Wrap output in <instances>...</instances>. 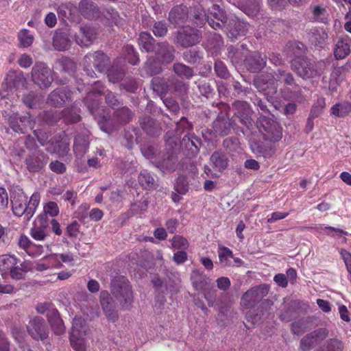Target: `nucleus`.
<instances>
[{
	"instance_id": "nucleus-1",
	"label": "nucleus",
	"mask_w": 351,
	"mask_h": 351,
	"mask_svg": "<svg viewBox=\"0 0 351 351\" xmlns=\"http://www.w3.org/2000/svg\"><path fill=\"white\" fill-rule=\"evenodd\" d=\"M165 149L161 151L153 165L162 173H171L176 171L178 164L180 152V137L176 130H169L164 136Z\"/></svg>"
},
{
	"instance_id": "nucleus-2",
	"label": "nucleus",
	"mask_w": 351,
	"mask_h": 351,
	"mask_svg": "<svg viewBox=\"0 0 351 351\" xmlns=\"http://www.w3.org/2000/svg\"><path fill=\"white\" fill-rule=\"evenodd\" d=\"M110 291L122 310L130 311L132 308L134 301V292L127 278L123 276L114 277L110 282Z\"/></svg>"
},
{
	"instance_id": "nucleus-3",
	"label": "nucleus",
	"mask_w": 351,
	"mask_h": 351,
	"mask_svg": "<svg viewBox=\"0 0 351 351\" xmlns=\"http://www.w3.org/2000/svg\"><path fill=\"white\" fill-rule=\"evenodd\" d=\"M40 198V194L34 193L27 202L26 197L22 194L12 195L10 201L13 214L19 217L23 216L24 220L29 221L39 205Z\"/></svg>"
},
{
	"instance_id": "nucleus-4",
	"label": "nucleus",
	"mask_w": 351,
	"mask_h": 351,
	"mask_svg": "<svg viewBox=\"0 0 351 351\" xmlns=\"http://www.w3.org/2000/svg\"><path fill=\"white\" fill-rule=\"evenodd\" d=\"M269 292V286L263 284L259 286L254 287L247 290L241 297V304L245 308H252L254 307L256 304L261 302V306H265L266 307H271L273 305V302L270 300H264Z\"/></svg>"
},
{
	"instance_id": "nucleus-5",
	"label": "nucleus",
	"mask_w": 351,
	"mask_h": 351,
	"mask_svg": "<svg viewBox=\"0 0 351 351\" xmlns=\"http://www.w3.org/2000/svg\"><path fill=\"white\" fill-rule=\"evenodd\" d=\"M256 124L265 141L276 143L282 138V127L277 121L265 115H261L257 119Z\"/></svg>"
},
{
	"instance_id": "nucleus-6",
	"label": "nucleus",
	"mask_w": 351,
	"mask_h": 351,
	"mask_svg": "<svg viewBox=\"0 0 351 351\" xmlns=\"http://www.w3.org/2000/svg\"><path fill=\"white\" fill-rule=\"evenodd\" d=\"M230 110L233 112L232 119L234 124L237 123H241L250 130L254 123L252 118L253 110L250 105L245 101L235 100L232 104V107Z\"/></svg>"
},
{
	"instance_id": "nucleus-7",
	"label": "nucleus",
	"mask_w": 351,
	"mask_h": 351,
	"mask_svg": "<svg viewBox=\"0 0 351 351\" xmlns=\"http://www.w3.org/2000/svg\"><path fill=\"white\" fill-rule=\"evenodd\" d=\"M202 32L190 25L184 26L175 32L173 43L183 48H188L199 43Z\"/></svg>"
},
{
	"instance_id": "nucleus-8",
	"label": "nucleus",
	"mask_w": 351,
	"mask_h": 351,
	"mask_svg": "<svg viewBox=\"0 0 351 351\" xmlns=\"http://www.w3.org/2000/svg\"><path fill=\"white\" fill-rule=\"evenodd\" d=\"M52 73V70L46 64L37 62L32 68V80L40 89L48 88L53 81Z\"/></svg>"
},
{
	"instance_id": "nucleus-9",
	"label": "nucleus",
	"mask_w": 351,
	"mask_h": 351,
	"mask_svg": "<svg viewBox=\"0 0 351 351\" xmlns=\"http://www.w3.org/2000/svg\"><path fill=\"white\" fill-rule=\"evenodd\" d=\"M291 68L302 79L313 78L319 75L317 63L305 57H295L291 60Z\"/></svg>"
},
{
	"instance_id": "nucleus-10",
	"label": "nucleus",
	"mask_w": 351,
	"mask_h": 351,
	"mask_svg": "<svg viewBox=\"0 0 351 351\" xmlns=\"http://www.w3.org/2000/svg\"><path fill=\"white\" fill-rule=\"evenodd\" d=\"M27 332L35 341H44L49 338V328L45 320L40 316H34L26 326Z\"/></svg>"
},
{
	"instance_id": "nucleus-11",
	"label": "nucleus",
	"mask_w": 351,
	"mask_h": 351,
	"mask_svg": "<svg viewBox=\"0 0 351 351\" xmlns=\"http://www.w3.org/2000/svg\"><path fill=\"white\" fill-rule=\"evenodd\" d=\"M329 334L326 328H319L306 335L300 341L299 348L301 351H309L314 348L319 343L324 341Z\"/></svg>"
},
{
	"instance_id": "nucleus-12",
	"label": "nucleus",
	"mask_w": 351,
	"mask_h": 351,
	"mask_svg": "<svg viewBox=\"0 0 351 351\" xmlns=\"http://www.w3.org/2000/svg\"><path fill=\"white\" fill-rule=\"evenodd\" d=\"M49 160V156L42 150H36L28 154L25 158L27 170L31 173L41 171Z\"/></svg>"
},
{
	"instance_id": "nucleus-13",
	"label": "nucleus",
	"mask_w": 351,
	"mask_h": 351,
	"mask_svg": "<svg viewBox=\"0 0 351 351\" xmlns=\"http://www.w3.org/2000/svg\"><path fill=\"white\" fill-rule=\"evenodd\" d=\"M72 94L67 86L57 88L48 95L47 103L55 108H62L72 101Z\"/></svg>"
},
{
	"instance_id": "nucleus-14",
	"label": "nucleus",
	"mask_w": 351,
	"mask_h": 351,
	"mask_svg": "<svg viewBox=\"0 0 351 351\" xmlns=\"http://www.w3.org/2000/svg\"><path fill=\"white\" fill-rule=\"evenodd\" d=\"M8 123L15 132L25 134L28 130L34 128L36 121L29 113H27L24 116L14 114L10 117Z\"/></svg>"
},
{
	"instance_id": "nucleus-15",
	"label": "nucleus",
	"mask_w": 351,
	"mask_h": 351,
	"mask_svg": "<svg viewBox=\"0 0 351 351\" xmlns=\"http://www.w3.org/2000/svg\"><path fill=\"white\" fill-rule=\"evenodd\" d=\"M99 302L106 319L112 323L116 322L119 319V313L108 291H101L100 292Z\"/></svg>"
},
{
	"instance_id": "nucleus-16",
	"label": "nucleus",
	"mask_w": 351,
	"mask_h": 351,
	"mask_svg": "<svg viewBox=\"0 0 351 351\" xmlns=\"http://www.w3.org/2000/svg\"><path fill=\"white\" fill-rule=\"evenodd\" d=\"M207 22L215 30L223 29L228 23L226 12L216 3H213L212 8L209 9Z\"/></svg>"
},
{
	"instance_id": "nucleus-17",
	"label": "nucleus",
	"mask_w": 351,
	"mask_h": 351,
	"mask_svg": "<svg viewBox=\"0 0 351 351\" xmlns=\"http://www.w3.org/2000/svg\"><path fill=\"white\" fill-rule=\"evenodd\" d=\"M154 53L159 62L167 64L174 60L176 49L167 41L158 42Z\"/></svg>"
},
{
	"instance_id": "nucleus-18",
	"label": "nucleus",
	"mask_w": 351,
	"mask_h": 351,
	"mask_svg": "<svg viewBox=\"0 0 351 351\" xmlns=\"http://www.w3.org/2000/svg\"><path fill=\"white\" fill-rule=\"evenodd\" d=\"M85 65L93 66L99 72L104 71L109 64V58L104 52L97 51L89 52L84 57Z\"/></svg>"
},
{
	"instance_id": "nucleus-19",
	"label": "nucleus",
	"mask_w": 351,
	"mask_h": 351,
	"mask_svg": "<svg viewBox=\"0 0 351 351\" xmlns=\"http://www.w3.org/2000/svg\"><path fill=\"white\" fill-rule=\"evenodd\" d=\"M139 125L141 129L151 137H158L162 133V128L160 122L151 117L144 115L139 117Z\"/></svg>"
},
{
	"instance_id": "nucleus-20",
	"label": "nucleus",
	"mask_w": 351,
	"mask_h": 351,
	"mask_svg": "<svg viewBox=\"0 0 351 351\" xmlns=\"http://www.w3.org/2000/svg\"><path fill=\"white\" fill-rule=\"evenodd\" d=\"M97 35V29L95 27L87 25H82L79 32L75 35V42L82 47H88L96 39Z\"/></svg>"
},
{
	"instance_id": "nucleus-21",
	"label": "nucleus",
	"mask_w": 351,
	"mask_h": 351,
	"mask_svg": "<svg viewBox=\"0 0 351 351\" xmlns=\"http://www.w3.org/2000/svg\"><path fill=\"white\" fill-rule=\"evenodd\" d=\"M78 8L81 15L86 19L95 20L101 18V9L90 0H81Z\"/></svg>"
},
{
	"instance_id": "nucleus-22",
	"label": "nucleus",
	"mask_w": 351,
	"mask_h": 351,
	"mask_svg": "<svg viewBox=\"0 0 351 351\" xmlns=\"http://www.w3.org/2000/svg\"><path fill=\"white\" fill-rule=\"evenodd\" d=\"M225 28L228 37L231 40H235L239 36L246 34L247 24L237 19H232L226 23Z\"/></svg>"
},
{
	"instance_id": "nucleus-23",
	"label": "nucleus",
	"mask_w": 351,
	"mask_h": 351,
	"mask_svg": "<svg viewBox=\"0 0 351 351\" xmlns=\"http://www.w3.org/2000/svg\"><path fill=\"white\" fill-rule=\"evenodd\" d=\"M189 13V8L183 4L174 6L169 12V21L176 27L181 26L187 21Z\"/></svg>"
},
{
	"instance_id": "nucleus-24",
	"label": "nucleus",
	"mask_w": 351,
	"mask_h": 351,
	"mask_svg": "<svg viewBox=\"0 0 351 351\" xmlns=\"http://www.w3.org/2000/svg\"><path fill=\"white\" fill-rule=\"evenodd\" d=\"M245 65L251 73H257L263 69L267 63L266 56L258 52H254L245 58Z\"/></svg>"
},
{
	"instance_id": "nucleus-25",
	"label": "nucleus",
	"mask_w": 351,
	"mask_h": 351,
	"mask_svg": "<svg viewBox=\"0 0 351 351\" xmlns=\"http://www.w3.org/2000/svg\"><path fill=\"white\" fill-rule=\"evenodd\" d=\"M234 125V123L228 115H218L213 123V128L219 136H225L230 133Z\"/></svg>"
},
{
	"instance_id": "nucleus-26",
	"label": "nucleus",
	"mask_w": 351,
	"mask_h": 351,
	"mask_svg": "<svg viewBox=\"0 0 351 351\" xmlns=\"http://www.w3.org/2000/svg\"><path fill=\"white\" fill-rule=\"evenodd\" d=\"M71 45V40L67 30L58 29L53 36V46L56 50L65 51Z\"/></svg>"
},
{
	"instance_id": "nucleus-27",
	"label": "nucleus",
	"mask_w": 351,
	"mask_h": 351,
	"mask_svg": "<svg viewBox=\"0 0 351 351\" xmlns=\"http://www.w3.org/2000/svg\"><path fill=\"white\" fill-rule=\"evenodd\" d=\"M191 280L193 287L197 291H205L212 286L211 280L197 269L192 271Z\"/></svg>"
},
{
	"instance_id": "nucleus-28",
	"label": "nucleus",
	"mask_w": 351,
	"mask_h": 351,
	"mask_svg": "<svg viewBox=\"0 0 351 351\" xmlns=\"http://www.w3.org/2000/svg\"><path fill=\"white\" fill-rule=\"evenodd\" d=\"M47 317L49 324L56 335H60L64 332L65 326L57 309L53 308L49 311Z\"/></svg>"
},
{
	"instance_id": "nucleus-29",
	"label": "nucleus",
	"mask_w": 351,
	"mask_h": 351,
	"mask_svg": "<svg viewBox=\"0 0 351 351\" xmlns=\"http://www.w3.org/2000/svg\"><path fill=\"white\" fill-rule=\"evenodd\" d=\"M274 78L276 82L282 83L285 86L295 87L297 89L295 92L301 93V88L296 84L295 80L291 72L283 69H278L274 72Z\"/></svg>"
},
{
	"instance_id": "nucleus-30",
	"label": "nucleus",
	"mask_w": 351,
	"mask_h": 351,
	"mask_svg": "<svg viewBox=\"0 0 351 351\" xmlns=\"http://www.w3.org/2000/svg\"><path fill=\"white\" fill-rule=\"evenodd\" d=\"M89 147L88 135L86 133L77 134L74 140L73 151L77 158H81Z\"/></svg>"
},
{
	"instance_id": "nucleus-31",
	"label": "nucleus",
	"mask_w": 351,
	"mask_h": 351,
	"mask_svg": "<svg viewBox=\"0 0 351 351\" xmlns=\"http://www.w3.org/2000/svg\"><path fill=\"white\" fill-rule=\"evenodd\" d=\"M351 39L348 36H343L337 40L335 48V56L337 59H343L350 53Z\"/></svg>"
},
{
	"instance_id": "nucleus-32",
	"label": "nucleus",
	"mask_w": 351,
	"mask_h": 351,
	"mask_svg": "<svg viewBox=\"0 0 351 351\" xmlns=\"http://www.w3.org/2000/svg\"><path fill=\"white\" fill-rule=\"evenodd\" d=\"M138 43L141 49L147 53L154 52L156 48V40L148 32L140 33Z\"/></svg>"
},
{
	"instance_id": "nucleus-33",
	"label": "nucleus",
	"mask_w": 351,
	"mask_h": 351,
	"mask_svg": "<svg viewBox=\"0 0 351 351\" xmlns=\"http://www.w3.org/2000/svg\"><path fill=\"white\" fill-rule=\"evenodd\" d=\"M202 145V141L195 134H187L180 140V147L184 146L191 153H197Z\"/></svg>"
},
{
	"instance_id": "nucleus-34",
	"label": "nucleus",
	"mask_w": 351,
	"mask_h": 351,
	"mask_svg": "<svg viewBox=\"0 0 351 351\" xmlns=\"http://www.w3.org/2000/svg\"><path fill=\"white\" fill-rule=\"evenodd\" d=\"M169 85L170 86L169 93L179 96H184L189 90V85L183 80L177 78L175 76L169 77Z\"/></svg>"
},
{
	"instance_id": "nucleus-35",
	"label": "nucleus",
	"mask_w": 351,
	"mask_h": 351,
	"mask_svg": "<svg viewBox=\"0 0 351 351\" xmlns=\"http://www.w3.org/2000/svg\"><path fill=\"white\" fill-rule=\"evenodd\" d=\"M134 115V112L127 106H119L113 112L112 117L116 123L127 124L132 121Z\"/></svg>"
},
{
	"instance_id": "nucleus-36",
	"label": "nucleus",
	"mask_w": 351,
	"mask_h": 351,
	"mask_svg": "<svg viewBox=\"0 0 351 351\" xmlns=\"http://www.w3.org/2000/svg\"><path fill=\"white\" fill-rule=\"evenodd\" d=\"M151 84L153 90L160 97L169 93V77L165 79L163 77H155L152 80Z\"/></svg>"
},
{
	"instance_id": "nucleus-37",
	"label": "nucleus",
	"mask_w": 351,
	"mask_h": 351,
	"mask_svg": "<svg viewBox=\"0 0 351 351\" xmlns=\"http://www.w3.org/2000/svg\"><path fill=\"white\" fill-rule=\"evenodd\" d=\"M126 66L125 64H114L108 70L107 76L110 82L117 83L125 75Z\"/></svg>"
},
{
	"instance_id": "nucleus-38",
	"label": "nucleus",
	"mask_w": 351,
	"mask_h": 351,
	"mask_svg": "<svg viewBox=\"0 0 351 351\" xmlns=\"http://www.w3.org/2000/svg\"><path fill=\"white\" fill-rule=\"evenodd\" d=\"M251 147L256 157L271 158L276 152L274 147L265 145L262 142L255 143Z\"/></svg>"
},
{
	"instance_id": "nucleus-39",
	"label": "nucleus",
	"mask_w": 351,
	"mask_h": 351,
	"mask_svg": "<svg viewBox=\"0 0 351 351\" xmlns=\"http://www.w3.org/2000/svg\"><path fill=\"white\" fill-rule=\"evenodd\" d=\"M208 15L200 5L193 7L191 12V20L197 26L202 27L207 22Z\"/></svg>"
},
{
	"instance_id": "nucleus-40",
	"label": "nucleus",
	"mask_w": 351,
	"mask_h": 351,
	"mask_svg": "<svg viewBox=\"0 0 351 351\" xmlns=\"http://www.w3.org/2000/svg\"><path fill=\"white\" fill-rule=\"evenodd\" d=\"M210 160L213 165V168L218 171H222L228 167V158L226 155L222 152H215L211 155Z\"/></svg>"
},
{
	"instance_id": "nucleus-41",
	"label": "nucleus",
	"mask_w": 351,
	"mask_h": 351,
	"mask_svg": "<svg viewBox=\"0 0 351 351\" xmlns=\"http://www.w3.org/2000/svg\"><path fill=\"white\" fill-rule=\"evenodd\" d=\"M100 129L107 134H112L117 130V125L110 119L108 113L96 117Z\"/></svg>"
},
{
	"instance_id": "nucleus-42",
	"label": "nucleus",
	"mask_w": 351,
	"mask_h": 351,
	"mask_svg": "<svg viewBox=\"0 0 351 351\" xmlns=\"http://www.w3.org/2000/svg\"><path fill=\"white\" fill-rule=\"evenodd\" d=\"M138 183L145 189H156L158 186L154 178L147 170H143L138 177Z\"/></svg>"
},
{
	"instance_id": "nucleus-43",
	"label": "nucleus",
	"mask_w": 351,
	"mask_h": 351,
	"mask_svg": "<svg viewBox=\"0 0 351 351\" xmlns=\"http://www.w3.org/2000/svg\"><path fill=\"white\" fill-rule=\"evenodd\" d=\"M240 9L247 15L254 17L259 12L258 0H243Z\"/></svg>"
},
{
	"instance_id": "nucleus-44",
	"label": "nucleus",
	"mask_w": 351,
	"mask_h": 351,
	"mask_svg": "<svg viewBox=\"0 0 351 351\" xmlns=\"http://www.w3.org/2000/svg\"><path fill=\"white\" fill-rule=\"evenodd\" d=\"M173 72L180 77L190 80L194 75L193 69L180 62H176L173 65Z\"/></svg>"
},
{
	"instance_id": "nucleus-45",
	"label": "nucleus",
	"mask_w": 351,
	"mask_h": 351,
	"mask_svg": "<svg viewBox=\"0 0 351 351\" xmlns=\"http://www.w3.org/2000/svg\"><path fill=\"white\" fill-rule=\"evenodd\" d=\"M311 318L310 317H303L298 321L293 322L291 325V332L297 335H300L305 331L310 329V323Z\"/></svg>"
},
{
	"instance_id": "nucleus-46",
	"label": "nucleus",
	"mask_w": 351,
	"mask_h": 351,
	"mask_svg": "<svg viewBox=\"0 0 351 351\" xmlns=\"http://www.w3.org/2000/svg\"><path fill=\"white\" fill-rule=\"evenodd\" d=\"M50 145L52 148H47V151L49 152L64 155L69 151V143L62 139L50 140Z\"/></svg>"
},
{
	"instance_id": "nucleus-47",
	"label": "nucleus",
	"mask_w": 351,
	"mask_h": 351,
	"mask_svg": "<svg viewBox=\"0 0 351 351\" xmlns=\"http://www.w3.org/2000/svg\"><path fill=\"white\" fill-rule=\"evenodd\" d=\"M195 84L197 85V89L199 96H203L206 99H209L213 97L215 95L214 87L209 82L206 80H198Z\"/></svg>"
},
{
	"instance_id": "nucleus-48",
	"label": "nucleus",
	"mask_w": 351,
	"mask_h": 351,
	"mask_svg": "<svg viewBox=\"0 0 351 351\" xmlns=\"http://www.w3.org/2000/svg\"><path fill=\"white\" fill-rule=\"evenodd\" d=\"M182 58L185 62L190 64H199L203 59L201 51L196 49L186 50L182 53Z\"/></svg>"
},
{
	"instance_id": "nucleus-49",
	"label": "nucleus",
	"mask_w": 351,
	"mask_h": 351,
	"mask_svg": "<svg viewBox=\"0 0 351 351\" xmlns=\"http://www.w3.org/2000/svg\"><path fill=\"white\" fill-rule=\"evenodd\" d=\"M227 57L232 64H239L245 60L243 51L232 45L227 48Z\"/></svg>"
},
{
	"instance_id": "nucleus-50",
	"label": "nucleus",
	"mask_w": 351,
	"mask_h": 351,
	"mask_svg": "<svg viewBox=\"0 0 351 351\" xmlns=\"http://www.w3.org/2000/svg\"><path fill=\"white\" fill-rule=\"evenodd\" d=\"M160 64L162 63L156 57H151L146 61L144 69L149 75H155L159 74L162 71Z\"/></svg>"
},
{
	"instance_id": "nucleus-51",
	"label": "nucleus",
	"mask_w": 351,
	"mask_h": 351,
	"mask_svg": "<svg viewBox=\"0 0 351 351\" xmlns=\"http://www.w3.org/2000/svg\"><path fill=\"white\" fill-rule=\"evenodd\" d=\"M351 112V103L336 104L331 108V113L337 117H343Z\"/></svg>"
},
{
	"instance_id": "nucleus-52",
	"label": "nucleus",
	"mask_w": 351,
	"mask_h": 351,
	"mask_svg": "<svg viewBox=\"0 0 351 351\" xmlns=\"http://www.w3.org/2000/svg\"><path fill=\"white\" fill-rule=\"evenodd\" d=\"M86 323L81 317H75L73 320L72 330L70 335H86Z\"/></svg>"
},
{
	"instance_id": "nucleus-53",
	"label": "nucleus",
	"mask_w": 351,
	"mask_h": 351,
	"mask_svg": "<svg viewBox=\"0 0 351 351\" xmlns=\"http://www.w3.org/2000/svg\"><path fill=\"white\" fill-rule=\"evenodd\" d=\"M232 86L233 88L232 95L234 97H247L250 94H253V91L251 88L242 86L241 84L237 80H233L232 82Z\"/></svg>"
},
{
	"instance_id": "nucleus-54",
	"label": "nucleus",
	"mask_w": 351,
	"mask_h": 351,
	"mask_svg": "<svg viewBox=\"0 0 351 351\" xmlns=\"http://www.w3.org/2000/svg\"><path fill=\"white\" fill-rule=\"evenodd\" d=\"M83 102L91 114L95 115V118L98 117V114L96 115L95 112L99 110V101L93 94L88 93Z\"/></svg>"
},
{
	"instance_id": "nucleus-55",
	"label": "nucleus",
	"mask_w": 351,
	"mask_h": 351,
	"mask_svg": "<svg viewBox=\"0 0 351 351\" xmlns=\"http://www.w3.org/2000/svg\"><path fill=\"white\" fill-rule=\"evenodd\" d=\"M58 64L61 66L62 70L69 75L74 74L77 69L76 63L68 57L60 58L58 60Z\"/></svg>"
},
{
	"instance_id": "nucleus-56",
	"label": "nucleus",
	"mask_w": 351,
	"mask_h": 351,
	"mask_svg": "<svg viewBox=\"0 0 351 351\" xmlns=\"http://www.w3.org/2000/svg\"><path fill=\"white\" fill-rule=\"evenodd\" d=\"M86 335H70V342L75 351H85L86 343L84 336Z\"/></svg>"
},
{
	"instance_id": "nucleus-57",
	"label": "nucleus",
	"mask_w": 351,
	"mask_h": 351,
	"mask_svg": "<svg viewBox=\"0 0 351 351\" xmlns=\"http://www.w3.org/2000/svg\"><path fill=\"white\" fill-rule=\"evenodd\" d=\"M106 104L112 109H117L123 105L122 99H119L117 95L111 90H106L105 95Z\"/></svg>"
},
{
	"instance_id": "nucleus-58",
	"label": "nucleus",
	"mask_w": 351,
	"mask_h": 351,
	"mask_svg": "<svg viewBox=\"0 0 351 351\" xmlns=\"http://www.w3.org/2000/svg\"><path fill=\"white\" fill-rule=\"evenodd\" d=\"M214 70L217 76L221 79H228L230 75L226 65L219 59L215 60Z\"/></svg>"
},
{
	"instance_id": "nucleus-59",
	"label": "nucleus",
	"mask_w": 351,
	"mask_h": 351,
	"mask_svg": "<svg viewBox=\"0 0 351 351\" xmlns=\"http://www.w3.org/2000/svg\"><path fill=\"white\" fill-rule=\"evenodd\" d=\"M322 348L326 351H343V343L337 338H331L326 341Z\"/></svg>"
},
{
	"instance_id": "nucleus-60",
	"label": "nucleus",
	"mask_w": 351,
	"mask_h": 351,
	"mask_svg": "<svg viewBox=\"0 0 351 351\" xmlns=\"http://www.w3.org/2000/svg\"><path fill=\"white\" fill-rule=\"evenodd\" d=\"M17 263L14 256L4 254L0 256V267L2 270H11Z\"/></svg>"
},
{
	"instance_id": "nucleus-61",
	"label": "nucleus",
	"mask_w": 351,
	"mask_h": 351,
	"mask_svg": "<svg viewBox=\"0 0 351 351\" xmlns=\"http://www.w3.org/2000/svg\"><path fill=\"white\" fill-rule=\"evenodd\" d=\"M118 17V12L112 8H106L101 10V18L99 19H106V23L108 25L113 23H116Z\"/></svg>"
},
{
	"instance_id": "nucleus-62",
	"label": "nucleus",
	"mask_w": 351,
	"mask_h": 351,
	"mask_svg": "<svg viewBox=\"0 0 351 351\" xmlns=\"http://www.w3.org/2000/svg\"><path fill=\"white\" fill-rule=\"evenodd\" d=\"M152 32L156 37H164L168 32V25L165 21H156L153 25Z\"/></svg>"
},
{
	"instance_id": "nucleus-63",
	"label": "nucleus",
	"mask_w": 351,
	"mask_h": 351,
	"mask_svg": "<svg viewBox=\"0 0 351 351\" xmlns=\"http://www.w3.org/2000/svg\"><path fill=\"white\" fill-rule=\"evenodd\" d=\"M5 79L8 83L12 84L14 86H17L20 82L25 81L23 72H17L14 70L10 71Z\"/></svg>"
},
{
	"instance_id": "nucleus-64",
	"label": "nucleus",
	"mask_w": 351,
	"mask_h": 351,
	"mask_svg": "<svg viewBox=\"0 0 351 351\" xmlns=\"http://www.w3.org/2000/svg\"><path fill=\"white\" fill-rule=\"evenodd\" d=\"M18 38L23 47H29L34 41V36L26 29H23L19 32Z\"/></svg>"
}]
</instances>
